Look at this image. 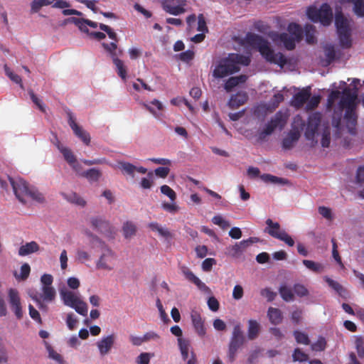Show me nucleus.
Wrapping results in <instances>:
<instances>
[{
  "label": "nucleus",
  "instance_id": "58",
  "mask_svg": "<svg viewBox=\"0 0 364 364\" xmlns=\"http://www.w3.org/2000/svg\"><path fill=\"white\" fill-rule=\"evenodd\" d=\"M294 293L299 297L307 296L309 294L308 289L302 284H296L293 287Z\"/></svg>",
  "mask_w": 364,
  "mask_h": 364
},
{
  "label": "nucleus",
  "instance_id": "57",
  "mask_svg": "<svg viewBox=\"0 0 364 364\" xmlns=\"http://www.w3.org/2000/svg\"><path fill=\"white\" fill-rule=\"evenodd\" d=\"M29 95L32 102L38 107V108L42 112H46V107L42 101L35 95L33 90L28 92Z\"/></svg>",
  "mask_w": 364,
  "mask_h": 364
},
{
  "label": "nucleus",
  "instance_id": "55",
  "mask_svg": "<svg viewBox=\"0 0 364 364\" xmlns=\"http://www.w3.org/2000/svg\"><path fill=\"white\" fill-rule=\"evenodd\" d=\"M99 27L100 30L107 33L109 38H111L114 41L118 42L117 33L109 26L105 25L104 23H100Z\"/></svg>",
  "mask_w": 364,
  "mask_h": 364
},
{
  "label": "nucleus",
  "instance_id": "40",
  "mask_svg": "<svg viewBox=\"0 0 364 364\" xmlns=\"http://www.w3.org/2000/svg\"><path fill=\"white\" fill-rule=\"evenodd\" d=\"M26 196H29L31 199L40 203L45 201L43 195L34 187H30Z\"/></svg>",
  "mask_w": 364,
  "mask_h": 364
},
{
  "label": "nucleus",
  "instance_id": "35",
  "mask_svg": "<svg viewBox=\"0 0 364 364\" xmlns=\"http://www.w3.org/2000/svg\"><path fill=\"white\" fill-rule=\"evenodd\" d=\"M57 146L69 165L72 163H75V161L77 160V159L70 149L64 147L60 144H58Z\"/></svg>",
  "mask_w": 364,
  "mask_h": 364
},
{
  "label": "nucleus",
  "instance_id": "39",
  "mask_svg": "<svg viewBox=\"0 0 364 364\" xmlns=\"http://www.w3.org/2000/svg\"><path fill=\"white\" fill-rule=\"evenodd\" d=\"M241 247L235 243L233 245H230L226 248V254L232 257L238 258L242 254Z\"/></svg>",
  "mask_w": 364,
  "mask_h": 364
},
{
  "label": "nucleus",
  "instance_id": "11",
  "mask_svg": "<svg viewBox=\"0 0 364 364\" xmlns=\"http://www.w3.org/2000/svg\"><path fill=\"white\" fill-rule=\"evenodd\" d=\"M186 0H164V10L170 14L177 16L186 12Z\"/></svg>",
  "mask_w": 364,
  "mask_h": 364
},
{
  "label": "nucleus",
  "instance_id": "27",
  "mask_svg": "<svg viewBox=\"0 0 364 364\" xmlns=\"http://www.w3.org/2000/svg\"><path fill=\"white\" fill-rule=\"evenodd\" d=\"M80 176L86 178L90 182H97L101 177L102 173L100 170L92 168L82 171Z\"/></svg>",
  "mask_w": 364,
  "mask_h": 364
},
{
  "label": "nucleus",
  "instance_id": "3",
  "mask_svg": "<svg viewBox=\"0 0 364 364\" xmlns=\"http://www.w3.org/2000/svg\"><path fill=\"white\" fill-rule=\"evenodd\" d=\"M251 62L249 56L237 53H231L220 60L215 68L213 75L215 78H223L240 70V65H249Z\"/></svg>",
  "mask_w": 364,
  "mask_h": 364
},
{
  "label": "nucleus",
  "instance_id": "5",
  "mask_svg": "<svg viewBox=\"0 0 364 364\" xmlns=\"http://www.w3.org/2000/svg\"><path fill=\"white\" fill-rule=\"evenodd\" d=\"M60 295L65 305L74 309L82 316H87V305L77 294L71 291L61 290Z\"/></svg>",
  "mask_w": 364,
  "mask_h": 364
},
{
  "label": "nucleus",
  "instance_id": "32",
  "mask_svg": "<svg viewBox=\"0 0 364 364\" xmlns=\"http://www.w3.org/2000/svg\"><path fill=\"white\" fill-rule=\"evenodd\" d=\"M261 179L265 183L287 184L288 180L284 178H279L269 173H264L260 176Z\"/></svg>",
  "mask_w": 364,
  "mask_h": 364
},
{
  "label": "nucleus",
  "instance_id": "14",
  "mask_svg": "<svg viewBox=\"0 0 364 364\" xmlns=\"http://www.w3.org/2000/svg\"><path fill=\"white\" fill-rule=\"evenodd\" d=\"M68 124L73 131L75 135L80 139L84 144L89 145L90 143V136L88 132L85 131L80 126L75 122L71 113H68Z\"/></svg>",
  "mask_w": 364,
  "mask_h": 364
},
{
  "label": "nucleus",
  "instance_id": "50",
  "mask_svg": "<svg viewBox=\"0 0 364 364\" xmlns=\"http://www.w3.org/2000/svg\"><path fill=\"white\" fill-rule=\"evenodd\" d=\"M197 31L202 33H208V28L206 24V21L204 15L203 14H200L198 16V27Z\"/></svg>",
  "mask_w": 364,
  "mask_h": 364
},
{
  "label": "nucleus",
  "instance_id": "12",
  "mask_svg": "<svg viewBox=\"0 0 364 364\" xmlns=\"http://www.w3.org/2000/svg\"><path fill=\"white\" fill-rule=\"evenodd\" d=\"M179 269L186 279L194 284L198 289L205 293H209L210 291V288L198 277H196L187 266L181 265L179 267Z\"/></svg>",
  "mask_w": 364,
  "mask_h": 364
},
{
  "label": "nucleus",
  "instance_id": "15",
  "mask_svg": "<svg viewBox=\"0 0 364 364\" xmlns=\"http://www.w3.org/2000/svg\"><path fill=\"white\" fill-rule=\"evenodd\" d=\"M116 338V335L114 333H112L110 335L103 336L97 342L96 345L101 355H105L110 352L115 343Z\"/></svg>",
  "mask_w": 364,
  "mask_h": 364
},
{
  "label": "nucleus",
  "instance_id": "25",
  "mask_svg": "<svg viewBox=\"0 0 364 364\" xmlns=\"http://www.w3.org/2000/svg\"><path fill=\"white\" fill-rule=\"evenodd\" d=\"M278 39L283 43L284 47L288 50H292L295 48V42L296 39L287 33H282L279 35Z\"/></svg>",
  "mask_w": 364,
  "mask_h": 364
},
{
  "label": "nucleus",
  "instance_id": "2",
  "mask_svg": "<svg viewBox=\"0 0 364 364\" xmlns=\"http://www.w3.org/2000/svg\"><path fill=\"white\" fill-rule=\"evenodd\" d=\"M245 41L250 46L258 50L267 62L277 64L280 67H284L287 63L285 55L280 52L275 53L268 41L262 36L253 33H247Z\"/></svg>",
  "mask_w": 364,
  "mask_h": 364
},
{
  "label": "nucleus",
  "instance_id": "26",
  "mask_svg": "<svg viewBox=\"0 0 364 364\" xmlns=\"http://www.w3.org/2000/svg\"><path fill=\"white\" fill-rule=\"evenodd\" d=\"M267 316L271 323L274 325L279 324L283 319L282 313L280 309L269 307L267 311Z\"/></svg>",
  "mask_w": 364,
  "mask_h": 364
},
{
  "label": "nucleus",
  "instance_id": "60",
  "mask_svg": "<svg viewBox=\"0 0 364 364\" xmlns=\"http://www.w3.org/2000/svg\"><path fill=\"white\" fill-rule=\"evenodd\" d=\"M260 294L267 298L268 301H272L277 296V294L272 291L270 288L262 289L260 291Z\"/></svg>",
  "mask_w": 364,
  "mask_h": 364
},
{
  "label": "nucleus",
  "instance_id": "61",
  "mask_svg": "<svg viewBox=\"0 0 364 364\" xmlns=\"http://www.w3.org/2000/svg\"><path fill=\"white\" fill-rule=\"evenodd\" d=\"M213 223L215 225H218L222 228H225L230 226V224L227 220H224L220 215H215L212 219Z\"/></svg>",
  "mask_w": 364,
  "mask_h": 364
},
{
  "label": "nucleus",
  "instance_id": "36",
  "mask_svg": "<svg viewBox=\"0 0 364 364\" xmlns=\"http://www.w3.org/2000/svg\"><path fill=\"white\" fill-rule=\"evenodd\" d=\"M279 292L282 299L284 300L285 301H293L294 299V295L292 291V289L286 285H282L279 287Z\"/></svg>",
  "mask_w": 364,
  "mask_h": 364
},
{
  "label": "nucleus",
  "instance_id": "16",
  "mask_svg": "<svg viewBox=\"0 0 364 364\" xmlns=\"http://www.w3.org/2000/svg\"><path fill=\"white\" fill-rule=\"evenodd\" d=\"M9 301L11 310L14 312L17 318L20 319L23 316V312L21 305L18 292L15 289H10L9 291Z\"/></svg>",
  "mask_w": 364,
  "mask_h": 364
},
{
  "label": "nucleus",
  "instance_id": "19",
  "mask_svg": "<svg viewBox=\"0 0 364 364\" xmlns=\"http://www.w3.org/2000/svg\"><path fill=\"white\" fill-rule=\"evenodd\" d=\"M248 100V95L245 92H238L235 95L231 96L228 106L231 109H237L243 105Z\"/></svg>",
  "mask_w": 364,
  "mask_h": 364
},
{
  "label": "nucleus",
  "instance_id": "8",
  "mask_svg": "<svg viewBox=\"0 0 364 364\" xmlns=\"http://www.w3.org/2000/svg\"><path fill=\"white\" fill-rule=\"evenodd\" d=\"M286 118L281 112H277L267 122L262 131L259 133V139L264 140L267 136L272 134L277 128L283 129Z\"/></svg>",
  "mask_w": 364,
  "mask_h": 364
},
{
  "label": "nucleus",
  "instance_id": "28",
  "mask_svg": "<svg viewBox=\"0 0 364 364\" xmlns=\"http://www.w3.org/2000/svg\"><path fill=\"white\" fill-rule=\"evenodd\" d=\"M178 343L183 360H187L188 358L189 348L191 346L190 341L187 338H178Z\"/></svg>",
  "mask_w": 364,
  "mask_h": 364
},
{
  "label": "nucleus",
  "instance_id": "46",
  "mask_svg": "<svg viewBox=\"0 0 364 364\" xmlns=\"http://www.w3.org/2000/svg\"><path fill=\"white\" fill-rule=\"evenodd\" d=\"M294 361L306 362L309 360V355L303 352L300 348H296L294 349L292 354Z\"/></svg>",
  "mask_w": 364,
  "mask_h": 364
},
{
  "label": "nucleus",
  "instance_id": "24",
  "mask_svg": "<svg viewBox=\"0 0 364 364\" xmlns=\"http://www.w3.org/2000/svg\"><path fill=\"white\" fill-rule=\"evenodd\" d=\"M260 332V325L256 321L250 319L248 321L247 337L249 340H255Z\"/></svg>",
  "mask_w": 364,
  "mask_h": 364
},
{
  "label": "nucleus",
  "instance_id": "59",
  "mask_svg": "<svg viewBox=\"0 0 364 364\" xmlns=\"http://www.w3.org/2000/svg\"><path fill=\"white\" fill-rule=\"evenodd\" d=\"M320 100L321 97L319 95H314L310 97L306 105V109L308 110L314 109L316 107H318V104L320 103Z\"/></svg>",
  "mask_w": 364,
  "mask_h": 364
},
{
  "label": "nucleus",
  "instance_id": "44",
  "mask_svg": "<svg viewBox=\"0 0 364 364\" xmlns=\"http://www.w3.org/2000/svg\"><path fill=\"white\" fill-rule=\"evenodd\" d=\"M324 53L328 64H331L336 59V51L333 46L326 45L324 47Z\"/></svg>",
  "mask_w": 364,
  "mask_h": 364
},
{
  "label": "nucleus",
  "instance_id": "45",
  "mask_svg": "<svg viewBox=\"0 0 364 364\" xmlns=\"http://www.w3.org/2000/svg\"><path fill=\"white\" fill-rule=\"evenodd\" d=\"M341 92L338 90H332L328 96L326 108L331 110L335 103V101L338 100L341 96Z\"/></svg>",
  "mask_w": 364,
  "mask_h": 364
},
{
  "label": "nucleus",
  "instance_id": "62",
  "mask_svg": "<svg viewBox=\"0 0 364 364\" xmlns=\"http://www.w3.org/2000/svg\"><path fill=\"white\" fill-rule=\"evenodd\" d=\"M148 176L149 178H142L140 182V186L144 189H149L153 185V181L151 180V178L153 177V173L149 172L148 173Z\"/></svg>",
  "mask_w": 364,
  "mask_h": 364
},
{
  "label": "nucleus",
  "instance_id": "49",
  "mask_svg": "<svg viewBox=\"0 0 364 364\" xmlns=\"http://www.w3.org/2000/svg\"><path fill=\"white\" fill-rule=\"evenodd\" d=\"M355 346L358 355L360 358H364V338L363 337H356Z\"/></svg>",
  "mask_w": 364,
  "mask_h": 364
},
{
  "label": "nucleus",
  "instance_id": "1",
  "mask_svg": "<svg viewBox=\"0 0 364 364\" xmlns=\"http://www.w3.org/2000/svg\"><path fill=\"white\" fill-rule=\"evenodd\" d=\"M354 87H346L342 92V96L340 101L334 109L332 123L333 125L338 128L341 125L343 112L346 109L344 114V119L346 122V126L348 129L349 133L351 134H355V125L357 123V115L355 114V100L358 97V88L357 85L360 83V80L354 79Z\"/></svg>",
  "mask_w": 364,
  "mask_h": 364
},
{
  "label": "nucleus",
  "instance_id": "54",
  "mask_svg": "<svg viewBox=\"0 0 364 364\" xmlns=\"http://www.w3.org/2000/svg\"><path fill=\"white\" fill-rule=\"evenodd\" d=\"M315 31L314 26L312 25L307 24L305 26L306 32V40L309 43H314L315 42V37L314 36V32Z\"/></svg>",
  "mask_w": 364,
  "mask_h": 364
},
{
  "label": "nucleus",
  "instance_id": "23",
  "mask_svg": "<svg viewBox=\"0 0 364 364\" xmlns=\"http://www.w3.org/2000/svg\"><path fill=\"white\" fill-rule=\"evenodd\" d=\"M39 248L38 244L35 241L27 242L20 247L18 249V255L20 256H26L38 252Z\"/></svg>",
  "mask_w": 364,
  "mask_h": 364
},
{
  "label": "nucleus",
  "instance_id": "41",
  "mask_svg": "<svg viewBox=\"0 0 364 364\" xmlns=\"http://www.w3.org/2000/svg\"><path fill=\"white\" fill-rule=\"evenodd\" d=\"M102 47L105 48V50L109 53L112 59H114V57H118V54L117 52V42L114 41L110 43H102Z\"/></svg>",
  "mask_w": 364,
  "mask_h": 364
},
{
  "label": "nucleus",
  "instance_id": "30",
  "mask_svg": "<svg viewBox=\"0 0 364 364\" xmlns=\"http://www.w3.org/2000/svg\"><path fill=\"white\" fill-rule=\"evenodd\" d=\"M289 35L293 36L299 42L302 39L303 31L301 26L296 23H290L287 28Z\"/></svg>",
  "mask_w": 364,
  "mask_h": 364
},
{
  "label": "nucleus",
  "instance_id": "64",
  "mask_svg": "<svg viewBox=\"0 0 364 364\" xmlns=\"http://www.w3.org/2000/svg\"><path fill=\"white\" fill-rule=\"evenodd\" d=\"M150 354L149 353H141L136 358V363L137 364H149L150 361Z\"/></svg>",
  "mask_w": 364,
  "mask_h": 364
},
{
  "label": "nucleus",
  "instance_id": "37",
  "mask_svg": "<svg viewBox=\"0 0 364 364\" xmlns=\"http://www.w3.org/2000/svg\"><path fill=\"white\" fill-rule=\"evenodd\" d=\"M302 263L307 269L316 273H320L323 269V267L321 264L312 260L304 259Z\"/></svg>",
  "mask_w": 364,
  "mask_h": 364
},
{
  "label": "nucleus",
  "instance_id": "17",
  "mask_svg": "<svg viewBox=\"0 0 364 364\" xmlns=\"http://www.w3.org/2000/svg\"><path fill=\"white\" fill-rule=\"evenodd\" d=\"M191 318L195 332L198 336L201 338L204 337L206 333V328L205 327L204 319H203L200 314L196 310H192Z\"/></svg>",
  "mask_w": 364,
  "mask_h": 364
},
{
  "label": "nucleus",
  "instance_id": "47",
  "mask_svg": "<svg viewBox=\"0 0 364 364\" xmlns=\"http://www.w3.org/2000/svg\"><path fill=\"white\" fill-rule=\"evenodd\" d=\"M120 168L127 174L132 176L134 177V173L136 169V166L129 163V162H119Z\"/></svg>",
  "mask_w": 364,
  "mask_h": 364
},
{
  "label": "nucleus",
  "instance_id": "52",
  "mask_svg": "<svg viewBox=\"0 0 364 364\" xmlns=\"http://www.w3.org/2000/svg\"><path fill=\"white\" fill-rule=\"evenodd\" d=\"M161 192L169 198L171 201H175L176 199V192L167 185H163L160 188Z\"/></svg>",
  "mask_w": 364,
  "mask_h": 364
},
{
  "label": "nucleus",
  "instance_id": "29",
  "mask_svg": "<svg viewBox=\"0 0 364 364\" xmlns=\"http://www.w3.org/2000/svg\"><path fill=\"white\" fill-rule=\"evenodd\" d=\"M62 196L67 200L68 201L75 203L76 205H80V206H85L86 204L85 200L81 198L79 195H77L76 193H62Z\"/></svg>",
  "mask_w": 364,
  "mask_h": 364
},
{
  "label": "nucleus",
  "instance_id": "22",
  "mask_svg": "<svg viewBox=\"0 0 364 364\" xmlns=\"http://www.w3.org/2000/svg\"><path fill=\"white\" fill-rule=\"evenodd\" d=\"M90 223L92 225H96L98 223H100L102 226H100L98 232L105 235H109L112 233V226L109 223L102 218L95 217L92 218L90 219Z\"/></svg>",
  "mask_w": 364,
  "mask_h": 364
},
{
  "label": "nucleus",
  "instance_id": "43",
  "mask_svg": "<svg viewBox=\"0 0 364 364\" xmlns=\"http://www.w3.org/2000/svg\"><path fill=\"white\" fill-rule=\"evenodd\" d=\"M294 336L295 338L296 341L298 343L304 344V345H309L310 344V339L309 338V336L304 332H301L299 331H294Z\"/></svg>",
  "mask_w": 364,
  "mask_h": 364
},
{
  "label": "nucleus",
  "instance_id": "6",
  "mask_svg": "<svg viewBox=\"0 0 364 364\" xmlns=\"http://www.w3.org/2000/svg\"><path fill=\"white\" fill-rule=\"evenodd\" d=\"M245 341V338L240 324H236L233 328L228 348V358L230 362L235 360L236 353L238 349L244 344Z\"/></svg>",
  "mask_w": 364,
  "mask_h": 364
},
{
  "label": "nucleus",
  "instance_id": "21",
  "mask_svg": "<svg viewBox=\"0 0 364 364\" xmlns=\"http://www.w3.org/2000/svg\"><path fill=\"white\" fill-rule=\"evenodd\" d=\"M304 122L298 117L294 119V124L292 125V129L290 130L287 136L291 138V140L296 142L301 136V129L304 127Z\"/></svg>",
  "mask_w": 364,
  "mask_h": 364
},
{
  "label": "nucleus",
  "instance_id": "20",
  "mask_svg": "<svg viewBox=\"0 0 364 364\" xmlns=\"http://www.w3.org/2000/svg\"><path fill=\"white\" fill-rule=\"evenodd\" d=\"M333 18V12L331 6L328 4H323L319 9V20L324 26L331 23Z\"/></svg>",
  "mask_w": 364,
  "mask_h": 364
},
{
  "label": "nucleus",
  "instance_id": "56",
  "mask_svg": "<svg viewBox=\"0 0 364 364\" xmlns=\"http://www.w3.org/2000/svg\"><path fill=\"white\" fill-rule=\"evenodd\" d=\"M31 272V267L28 264L25 263L21 267V273L20 275H17L16 273H15V277L16 278H20L22 280H26Z\"/></svg>",
  "mask_w": 364,
  "mask_h": 364
},
{
  "label": "nucleus",
  "instance_id": "4",
  "mask_svg": "<svg viewBox=\"0 0 364 364\" xmlns=\"http://www.w3.org/2000/svg\"><path fill=\"white\" fill-rule=\"evenodd\" d=\"M335 24L340 41V45L343 48H349L352 46L350 38V28L348 19L344 17L341 12L336 13L335 17Z\"/></svg>",
  "mask_w": 364,
  "mask_h": 364
},
{
  "label": "nucleus",
  "instance_id": "53",
  "mask_svg": "<svg viewBox=\"0 0 364 364\" xmlns=\"http://www.w3.org/2000/svg\"><path fill=\"white\" fill-rule=\"evenodd\" d=\"M307 16L309 19L314 22H318L319 20V9L314 6H310L306 11Z\"/></svg>",
  "mask_w": 364,
  "mask_h": 364
},
{
  "label": "nucleus",
  "instance_id": "7",
  "mask_svg": "<svg viewBox=\"0 0 364 364\" xmlns=\"http://www.w3.org/2000/svg\"><path fill=\"white\" fill-rule=\"evenodd\" d=\"M267 228L264 231L272 237L284 242L288 246L294 245V240L284 230L280 229V225L277 222H273L272 219L268 218L266 220Z\"/></svg>",
  "mask_w": 364,
  "mask_h": 364
},
{
  "label": "nucleus",
  "instance_id": "18",
  "mask_svg": "<svg viewBox=\"0 0 364 364\" xmlns=\"http://www.w3.org/2000/svg\"><path fill=\"white\" fill-rule=\"evenodd\" d=\"M310 97V87L303 89L293 96L291 105L296 108H301L309 100Z\"/></svg>",
  "mask_w": 364,
  "mask_h": 364
},
{
  "label": "nucleus",
  "instance_id": "10",
  "mask_svg": "<svg viewBox=\"0 0 364 364\" xmlns=\"http://www.w3.org/2000/svg\"><path fill=\"white\" fill-rule=\"evenodd\" d=\"M116 255L109 248H106L96 263L98 269L111 271L115 265Z\"/></svg>",
  "mask_w": 364,
  "mask_h": 364
},
{
  "label": "nucleus",
  "instance_id": "63",
  "mask_svg": "<svg viewBox=\"0 0 364 364\" xmlns=\"http://www.w3.org/2000/svg\"><path fill=\"white\" fill-rule=\"evenodd\" d=\"M216 263V261L213 258H206L202 262V269L204 272H210L212 269L213 264Z\"/></svg>",
  "mask_w": 364,
  "mask_h": 364
},
{
  "label": "nucleus",
  "instance_id": "13",
  "mask_svg": "<svg viewBox=\"0 0 364 364\" xmlns=\"http://www.w3.org/2000/svg\"><path fill=\"white\" fill-rule=\"evenodd\" d=\"M321 123V117L319 114L316 113L311 115L308 119V123L304 133L307 140L314 141L317 132L318 126Z\"/></svg>",
  "mask_w": 364,
  "mask_h": 364
},
{
  "label": "nucleus",
  "instance_id": "9",
  "mask_svg": "<svg viewBox=\"0 0 364 364\" xmlns=\"http://www.w3.org/2000/svg\"><path fill=\"white\" fill-rule=\"evenodd\" d=\"M8 179L16 198L21 203L25 204L26 203L25 197L27 196L30 188L28 183L21 178H13L8 176Z\"/></svg>",
  "mask_w": 364,
  "mask_h": 364
},
{
  "label": "nucleus",
  "instance_id": "51",
  "mask_svg": "<svg viewBox=\"0 0 364 364\" xmlns=\"http://www.w3.org/2000/svg\"><path fill=\"white\" fill-rule=\"evenodd\" d=\"M4 70L6 75L10 78V80L16 84H20L21 87L23 88L21 77L12 72L6 65L4 66Z\"/></svg>",
  "mask_w": 364,
  "mask_h": 364
},
{
  "label": "nucleus",
  "instance_id": "42",
  "mask_svg": "<svg viewBox=\"0 0 364 364\" xmlns=\"http://www.w3.org/2000/svg\"><path fill=\"white\" fill-rule=\"evenodd\" d=\"M43 297L45 301H52L55 298V291L52 287H43Z\"/></svg>",
  "mask_w": 364,
  "mask_h": 364
},
{
  "label": "nucleus",
  "instance_id": "48",
  "mask_svg": "<svg viewBox=\"0 0 364 364\" xmlns=\"http://www.w3.org/2000/svg\"><path fill=\"white\" fill-rule=\"evenodd\" d=\"M326 347V341L322 336H320L318 340L311 346V348L314 351H323L325 350Z\"/></svg>",
  "mask_w": 364,
  "mask_h": 364
},
{
  "label": "nucleus",
  "instance_id": "33",
  "mask_svg": "<svg viewBox=\"0 0 364 364\" xmlns=\"http://www.w3.org/2000/svg\"><path fill=\"white\" fill-rule=\"evenodd\" d=\"M326 283L328 284L330 287L334 289L341 296L345 297L346 291V289L341 285L338 282L334 281L333 279L326 277L324 278Z\"/></svg>",
  "mask_w": 364,
  "mask_h": 364
},
{
  "label": "nucleus",
  "instance_id": "31",
  "mask_svg": "<svg viewBox=\"0 0 364 364\" xmlns=\"http://www.w3.org/2000/svg\"><path fill=\"white\" fill-rule=\"evenodd\" d=\"M343 3L353 4V11L358 17L364 16V3L363 0H341Z\"/></svg>",
  "mask_w": 364,
  "mask_h": 364
},
{
  "label": "nucleus",
  "instance_id": "34",
  "mask_svg": "<svg viewBox=\"0 0 364 364\" xmlns=\"http://www.w3.org/2000/svg\"><path fill=\"white\" fill-rule=\"evenodd\" d=\"M113 63L116 66V70L118 75L124 80L127 78V68L124 65V63L122 60L118 58V57H114V59H112Z\"/></svg>",
  "mask_w": 364,
  "mask_h": 364
},
{
  "label": "nucleus",
  "instance_id": "38",
  "mask_svg": "<svg viewBox=\"0 0 364 364\" xmlns=\"http://www.w3.org/2000/svg\"><path fill=\"white\" fill-rule=\"evenodd\" d=\"M122 230L124 236L126 238H129L136 234V228L133 223L127 221L123 225Z\"/></svg>",
  "mask_w": 364,
  "mask_h": 364
}]
</instances>
